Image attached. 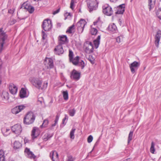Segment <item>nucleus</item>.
Wrapping results in <instances>:
<instances>
[{"mask_svg": "<svg viewBox=\"0 0 161 161\" xmlns=\"http://www.w3.org/2000/svg\"><path fill=\"white\" fill-rule=\"evenodd\" d=\"M29 81L32 85L35 88L42 90H45L47 87L48 82L45 81L42 84V80L41 77L38 76L36 75L30 77L29 78Z\"/></svg>", "mask_w": 161, "mask_h": 161, "instance_id": "obj_1", "label": "nucleus"}, {"mask_svg": "<svg viewBox=\"0 0 161 161\" xmlns=\"http://www.w3.org/2000/svg\"><path fill=\"white\" fill-rule=\"evenodd\" d=\"M35 119V117L33 112H28L24 118V123L26 125L31 124L33 123Z\"/></svg>", "mask_w": 161, "mask_h": 161, "instance_id": "obj_2", "label": "nucleus"}, {"mask_svg": "<svg viewBox=\"0 0 161 161\" xmlns=\"http://www.w3.org/2000/svg\"><path fill=\"white\" fill-rule=\"evenodd\" d=\"M44 64L46 67L42 69V70L44 71L42 73V75L44 74V72L47 73L49 69L53 68V60L52 59L50 58H46L44 61Z\"/></svg>", "mask_w": 161, "mask_h": 161, "instance_id": "obj_3", "label": "nucleus"}, {"mask_svg": "<svg viewBox=\"0 0 161 161\" xmlns=\"http://www.w3.org/2000/svg\"><path fill=\"white\" fill-rule=\"evenodd\" d=\"M98 5V3L96 0H89L87 2L88 10L90 13L96 10Z\"/></svg>", "mask_w": 161, "mask_h": 161, "instance_id": "obj_4", "label": "nucleus"}, {"mask_svg": "<svg viewBox=\"0 0 161 161\" xmlns=\"http://www.w3.org/2000/svg\"><path fill=\"white\" fill-rule=\"evenodd\" d=\"M7 38V36L3 31V29H0V53L3 50V45Z\"/></svg>", "mask_w": 161, "mask_h": 161, "instance_id": "obj_5", "label": "nucleus"}, {"mask_svg": "<svg viewBox=\"0 0 161 161\" xmlns=\"http://www.w3.org/2000/svg\"><path fill=\"white\" fill-rule=\"evenodd\" d=\"M86 23V21L83 19H81L80 21L77 23L76 25L79 33H81L83 32L84 27Z\"/></svg>", "mask_w": 161, "mask_h": 161, "instance_id": "obj_6", "label": "nucleus"}, {"mask_svg": "<svg viewBox=\"0 0 161 161\" xmlns=\"http://www.w3.org/2000/svg\"><path fill=\"white\" fill-rule=\"evenodd\" d=\"M79 57L77 56L74 58H73L71 60H70V61L75 65H78L81 67V69H83L84 67V63L83 60H79Z\"/></svg>", "mask_w": 161, "mask_h": 161, "instance_id": "obj_7", "label": "nucleus"}, {"mask_svg": "<svg viewBox=\"0 0 161 161\" xmlns=\"http://www.w3.org/2000/svg\"><path fill=\"white\" fill-rule=\"evenodd\" d=\"M52 22L50 19H45L43 21L42 27L45 31H49L52 27Z\"/></svg>", "mask_w": 161, "mask_h": 161, "instance_id": "obj_8", "label": "nucleus"}, {"mask_svg": "<svg viewBox=\"0 0 161 161\" xmlns=\"http://www.w3.org/2000/svg\"><path fill=\"white\" fill-rule=\"evenodd\" d=\"M103 12L108 16H111L113 13L111 7L108 4L104 5L103 6Z\"/></svg>", "mask_w": 161, "mask_h": 161, "instance_id": "obj_9", "label": "nucleus"}, {"mask_svg": "<svg viewBox=\"0 0 161 161\" xmlns=\"http://www.w3.org/2000/svg\"><path fill=\"white\" fill-rule=\"evenodd\" d=\"M93 46L91 42H87L85 43V50L86 53L90 54L93 53Z\"/></svg>", "mask_w": 161, "mask_h": 161, "instance_id": "obj_10", "label": "nucleus"}, {"mask_svg": "<svg viewBox=\"0 0 161 161\" xmlns=\"http://www.w3.org/2000/svg\"><path fill=\"white\" fill-rule=\"evenodd\" d=\"M140 62L135 61L129 65L130 71L132 74L135 73L140 66Z\"/></svg>", "mask_w": 161, "mask_h": 161, "instance_id": "obj_11", "label": "nucleus"}, {"mask_svg": "<svg viewBox=\"0 0 161 161\" xmlns=\"http://www.w3.org/2000/svg\"><path fill=\"white\" fill-rule=\"evenodd\" d=\"M80 73L75 69H73L70 74L71 78L75 81H77L80 78Z\"/></svg>", "mask_w": 161, "mask_h": 161, "instance_id": "obj_12", "label": "nucleus"}, {"mask_svg": "<svg viewBox=\"0 0 161 161\" xmlns=\"http://www.w3.org/2000/svg\"><path fill=\"white\" fill-rule=\"evenodd\" d=\"M12 132L15 134L19 135L21 132L22 129L20 125L16 124L11 127Z\"/></svg>", "mask_w": 161, "mask_h": 161, "instance_id": "obj_13", "label": "nucleus"}, {"mask_svg": "<svg viewBox=\"0 0 161 161\" xmlns=\"http://www.w3.org/2000/svg\"><path fill=\"white\" fill-rule=\"evenodd\" d=\"M24 153L25 156L28 158L34 159L36 158V157L33 153L27 147L25 148Z\"/></svg>", "mask_w": 161, "mask_h": 161, "instance_id": "obj_14", "label": "nucleus"}, {"mask_svg": "<svg viewBox=\"0 0 161 161\" xmlns=\"http://www.w3.org/2000/svg\"><path fill=\"white\" fill-rule=\"evenodd\" d=\"M21 8L27 10L30 13H32L34 11L35 9L33 7L30 5L26 3H24L21 6Z\"/></svg>", "mask_w": 161, "mask_h": 161, "instance_id": "obj_15", "label": "nucleus"}, {"mask_svg": "<svg viewBox=\"0 0 161 161\" xmlns=\"http://www.w3.org/2000/svg\"><path fill=\"white\" fill-rule=\"evenodd\" d=\"M161 37V31H157L155 36V44L157 47H159V42Z\"/></svg>", "mask_w": 161, "mask_h": 161, "instance_id": "obj_16", "label": "nucleus"}, {"mask_svg": "<svg viewBox=\"0 0 161 161\" xmlns=\"http://www.w3.org/2000/svg\"><path fill=\"white\" fill-rule=\"evenodd\" d=\"M54 51L55 53L58 55L62 54L64 52L62 45L60 44L55 47Z\"/></svg>", "mask_w": 161, "mask_h": 161, "instance_id": "obj_17", "label": "nucleus"}, {"mask_svg": "<svg viewBox=\"0 0 161 161\" xmlns=\"http://www.w3.org/2000/svg\"><path fill=\"white\" fill-rule=\"evenodd\" d=\"M25 108L24 105H19L14 107L12 110V113L17 114L23 110Z\"/></svg>", "mask_w": 161, "mask_h": 161, "instance_id": "obj_18", "label": "nucleus"}, {"mask_svg": "<svg viewBox=\"0 0 161 161\" xmlns=\"http://www.w3.org/2000/svg\"><path fill=\"white\" fill-rule=\"evenodd\" d=\"M40 131L38 128L36 127H33L32 131V138L34 139L37 137L40 134Z\"/></svg>", "mask_w": 161, "mask_h": 161, "instance_id": "obj_19", "label": "nucleus"}, {"mask_svg": "<svg viewBox=\"0 0 161 161\" xmlns=\"http://www.w3.org/2000/svg\"><path fill=\"white\" fill-rule=\"evenodd\" d=\"M9 89L11 93L13 95L15 94L17 92L18 88L14 84H10L9 86Z\"/></svg>", "mask_w": 161, "mask_h": 161, "instance_id": "obj_20", "label": "nucleus"}, {"mask_svg": "<svg viewBox=\"0 0 161 161\" xmlns=\"http://www.w3.org/2000/svg\"><path fill=\"white\" fill-rule=\"evenodd\" d=\"M50 156L53 161H58V155L56 151H54L51 152L50 153Z\"/></svg>", "mask_w": 161, "mask_h": 161, "instance_id": "obj_21", "label": "nucleus"}, {"mask_svg": "<svg viewBox=\"0 0 161 161\" xmlns=\"http://www.w3.org/2000/svg\"><path fill=\"white\" fill-rule=\"evenodd\" d=\"M108 29L109 31L113 33H116L118 31L116 25L114 23L109 24L108 28Z\"/></svg>", "mask_w": 161, "mask_h": 161, "instance_id": "obj_22", "label": "nucleus"}, {"mask_svg": "<svg viewBox=\"0 0 161 161\" xmlns=\"http://www.w3.org/2000/svg\"><path fill=\"white\" fill-rule=\"evenodd\" d=\"M116 9L117 11L115 12L116 14H123L125 11V6L124 4L120 5L117 7Z\"/></svg>", "mask_w": 161, "mask_h": 161, "instance_id": "obj_23", "label": "nucleus"}, {"mask_svg": "<svg viewBox=\"0 0 161 161\" xmlns=\"http://www.w3.org/2000/svg\"><path fill=\"white\" fill-rule=\"evenodd\" d=\"M28 95L26 93V90L25 88H21L19 93V97L21 98H23L27 97Z\"/></svg>", "mask_w": 161, "mask_h": 161, "instance_id": "obj_24", "label": "nucleus"}, {"mask_svg": "<svg viewBox=\"0 0 161 161\" xmlns=\"http://www.w3.org/2000/svg\"><path fill=\"white\" fill-rule=\"evenodd\" d=\"M59 44H63L67 41V38L66 36L61 35L58 37Z\"/></svg>", "mask_w": 161, "mask_h": 161, "instance_id": "obj_25", "label": "nucleus"}, {"mask_svg": "<svg viewBox=\"0 0 161 161\" xmlns=\"http://www.w3.org/2000/svg\"><path fill=\"white\" fill-rule=\"evenodd\" d=\"M2 97L3 101L4 103L7 102L9 98V94L6 91H3L2 92Z\"/></svg>", "mask_w": 161, "mask_h": 161, "instance_id": "obj_26", "label": "nucleus"}, {"mask_svg": "<svg viewBox=\"0 0 161 161\" xmlns=\"http://www.w3.org/2000/svg\"><path fill=\"white\" fill-rule=\"evenodd\" d=\"M2 132L4 136H7L10 134V130L9 129L4 127L2 128Z\"/></svg>", "mask_w": 161, "mask_h": 161, "instance_id": "obj_27", "label": "nucleus"}, {"mask_svg": "<svg viewBox=\"0 0 161 161\" xmlns=\"http://www.w3.org/2000/svg\"><path fill=\"white\" fill-rule=\"evenodd\" d=\"M13 146L14 149H18L21 147L22 144L20 142L16 141L14 142Z\"/></svg>", "mask_w": 161, "mask_h": 161, "instance_id": "obj_28", "label": "nucleus"}, {"mask_svg": "<svg viewBox=\"0 0 161 161\" xmlns=\"http://www.w3.org/2000/svg\"><path fill=\"white\" fill-rule=\"evenodd\" d=\"M100 36L98 35L96 39L94 40L93 41L94 44L95 46V48H97L100 44Z\"/></svg>", "mask_w": 161, "mask_h": 161, "instance_id": "obj_29", "label": "nucleus"}, {"mask_svg": "<svg viewBox=\"0 0 161 161\" xmlns=\"http://www.w3.org/2000/svg\"><path fill=\"white\" fill-rule=\"evenodd\" d=\"M155 2L156 0H148V6L150 10L154 7Z\"/></svg>", "mask_w": 161, "mask_h": 161, "instance_id": "obj_30", "label": "nucleus"}, {"mask_svg": "<svg viewBox=\"0 0 161 161\" xmlns=\"http://www.w3.org/2000/svg\"><path fill=\"white\" fill-rule=\"evenodd\" d=\"M75 32V26L74 25L69 27L66 31V32L68 33H73Z\"/></svg>", "mask_w": 161, "mask_h": 161, "instance_id": "obj_31", "label": "nucleus"}, {"mask_svg": "<svg viewBox=\"0 0 161 161\" xmlns=\"http://www.w3.org/2000/svg\"><path fill=\"white\" fill-rule=\"evenodd\" d=\"M52 134L50 135L48 133H46L43 136L42 138L44 141H46L53 136Z\"/></svg>", "mask_w": 161, "mask_h": 161, "instance_id": "obj_32", "label": "nucleus"}, {"mask_svg": "<svg viewBox=\"0 0 161 161\" xmlns=\"http://www.w3.org/2000/svg\"><path fill=\"white\" fill-rule=\"evenodd\" d=\"M155 144L154 142H151V147L150 148V152L152 154H154L155 152Z\"/></svg>", "mask_w": 161, "mask_h": 161, "instance_id": "obj_33", "label": "nucleus"}, {"mask_svg": "<svg viewBox=\"0 0 161 161\" xmlns=\"http://www.w3.org/2000/svg\"><path fill=\"white\" fill-rule=\"evenodd\" d=\"M0 161H5L4 153L3 150H0Z\"/></svg>", "mask_w": 161, "mask_h": 161, "instance_id": "obj_34", "label": "nucleus"}, {"mask_svg": "<svg viewBox=\"0 0 161 161\" xmlns=\"http://www.w3.org/2000/svg\"><path fill=\"white\" fill-rule=\"evenodd\" d=\"M157 17L160 20H161V8H159L156 12Z\"/></svg>", "mask_w": 161, "mask_h": 161, "instance_id": "obj_35", "label": "nucleus"}, {"mask_svg": "<svg viewBox=\"0 0 161 161\" xmlns=\"http://www.w3.org/2000/svg\"><path fill=\"white\" fill-rule=\"evenodd\" d=\"M123 36L122 35H120V36H118L116 39L117 42L118 43L121 42L123 41Z\"/></svg>", "mask_w": 161, "mask_h": 161, "instance_id": "obj_36", "label": "nucleus"}, {"mask_svg": "<svg viewBox=\"0 0 161 161\" xmlns=\"http://www.w3.org/2000/svg\"><path fill=\"white\" fill-rule=\"evenodd\" d=\"M49 123L48 120L47 119H44L42 125H41V127L42 128L46 127L47 125Z\"/></svg>", "mask_w": 161, "mask_h": 161, "instance_id": "obj_37", "label": "nucleus"}, {"mask_svg": "<svg viewBox=\"0 0 161 161\" xmlns=\"http://www.w3.org/2000/svg\"><path fill=\"white\" fill-rule=\"evenodd\" d=\"M97 31L96 29L92 28V27H91L90 32L92 35H96L97 33Z\"/></svg>", "mask_w": 161, "mask_h": 161, "instance_id": "obj_38", "label": "nucleus"}, {"mask_svg": "<svg viewBox=\"0 0 161 161\" xmlns=\"http://www.w3.org/2000/svg\"><path fill=\"white\" fill-rule=\"evenodd\" d=\"M63 97L65 100H67L68 99V94L67 91H63Z\"/></svg>", "mask_w": 161, "mask_h": 161, "instance_id": "obj_39", "label": "nucleus"}, {"mask_svg": "<svg viewBox=\"0 0 161 161\" xmlns=\"http://www.w3.org/2000/svg\"><path fill=\"white\" fill-rule=\"evenodd\" d=\"M75 129H73L71 130V131L70 133V138L73 139L75 138V136H74V133L75 131Z\"/></svg>", "mask_w": 161, "mask_h": 161, "instance_id": "obj_40", "label": "nucleus"}, {"mask_svg": "<svg viewBox=\"0 0 161 161\" xmlns=\"http://www.w3.org/2000/svg\"><path fill=\"white\" fill-rule=\"evenodd\" d=\"M75 109H73L69 110V114L71 116H73L75 114Z\"/></svg>", "mask_w": 161, "mask_h": 161, "instance_id": "obj_41", "label": "nucleus"}, {"mask_svg": "<svg viewBox=\"0 0 161 161\" xmlns=\"http://www.w3.org/2000/svg\"><path fill=\"white\" fill-rule=\"evenodd\" d=\"M133 132L132 131H130L129 133V136H128V143H129L130 141L132 140L133 136Z\"/></svg>", "mask_w": 161, "mask_h": 161, "instance_id": "obj_42", "label": "nucleus"}, {"mask_svg": "<svg viewBox=\"0 0 161 161\" xmlns=\"http://www.w3.org/2000/svg\"><path fill=\"white\" fill-rule=\"evenodd\" d=\"M76 3L74 0H71L70 4V8L73 10L75 7V3Z\"/></svg>", "mask_w": 161, "mask_h": 161, "instance_id": "obj_43", "label": "nucleus"}, {"mask_svg": "<svg viewBox=\"0 0 161 161\" xmlns=\"http://www.w3.org/2000/svg\"><path fill=\"white\" fill-rule=\"evenodd\" d=\"M69 60H71L73 58L74 54L72 51L70 49L69 50Z\"/></svg>", "mask_w": 161, "mask_h": 161, "instance_id": "obj_44", "label": "nucleus"}, {"mask_svg": "<svg viewBox=\"0 0 161 161\" xmlns=\"http://www.w3.org/2000/svg\"><path fill=\"white\" fill-rule=\"evenodd\" d=\"M42 39L43 40H46L47 37V34L43 31L42 32Z\"/></svg>", "mask_w": 161, "mask_h": 161, "instance_id": "obj_45", "label": "nucleus"}, {"mask_svg": "<svg viewBox=\"0 0 161 161\" xmlns=\"http://www.w3.org/2000/svg\"><path fill=\"white\" fill-rule=\"evenodd\" d=\"M75 159L71 155H68L66 160V161H74Z\"/></svg>", "mask_w": 161, "mask_h": 161, "instance_id": "obj_46", "label": "nucleus"}, {"mask_svg": "<svg viewBox=\"0 0 161 161\" xmlns=\"http://www.w3.org/2000/svg\"><path fill=\"white\" fill-rule=\"evenodd\" d=\"M68 116H67L66 115H65V117L62 120V124L64 125L66 123V122H65V121L66 120L68 119Z\"/></svg>", "mask_w": 161, "mask_h": 161, "instance_id": "obj_47", "label": "nucleus"}, {"mask_svg": "<svg viewBox=\"0 0 161 161\" xmlns=\"http://www.w3.org/2000/svg\"><path fill=\"white\" fill-rule=\"evenodd\" d=\"M93 137L92 136H89L87 138V142L88 143L91 142L93 140Z\"/></svg>", "mask_w": 161, "mask_h": 161, "instance_id": "obj_48", "label": "nucleus"}, {"mask_svg": "<svg viewBox=\"0 0 161 161\" xmlns=\"http://www.w3.org/2000/svg\"><path fill=\"white\" fill-rule=\"evenodd\" d=\"M64 16L65 17L67 16V17H66V18L65 19H66L67 18H70L71 14L70 13H66L64 14Z\"/></svg>", "mask_w": 161, "mask_h": 161, "instance_id": "obj_49", "label": "nucleus"}, {"mask_svg": "<svg viewBox=\"0 0 161 161\" xmlns=\"http://www.w3.org/2000/svg\"><path fill=\"white\" fill-rule=\"evenodd\" d=\"M16 22V20L14 19H13L11 21H10L9 22V25H12L14 24Z\"/></svg>", "mask_w": 161, "mask_h": 161, "instance_id": "obj_50", "label": "nucleus"}, {"mask_svg": "<svg viewBox=\"0 0 161 161\" xmlns=\"http://www.w3.org/2000/svg\"><path fill=\"white\" fill-rule=\"evenodd\" d=\"M59 118V116L58 115H56V119L54 120V122L57 124L58 120Z\"/></svg>", "mask_w": 161, "mask_h": 161, "instance_id": "obj_51", "label": "nucleus"}, {"mask_svg": "<svg viewBox=\"0 0 161 161\" xmlns=\"http://www.w3.org/2000/svg\"><path fill=\"white\" fill-rule=\"evenodd\" d=\"M60 9H58L55 11H54L53 12V14L55 15L57 13H58Z\"/></svg>", "mask_w": 161, "mask_h": 161, "instance_id": "obj_52", "label": "nucleus"}, {"mask_svg": "<svg viewBox=\"0 0 161 161\" xmlns=\"http://www.w3.org/2000/svg\"><path fill=\"white\" fill-rule=\"evenodd\" d=\"M100 19V18L99 17V18H98L97 20L94 22V25H96L97 24V23H98L99 22Z\"/></svg>", "mask_w": 161, "mask_h": 161, "instance_id": "obj_53", "label": "nucleus"}, {"mask_svg": "<svg viewBox=\"0 0 161 161\" xmlns=\"http://www.w3.org/2000/svg\"><path fill=\"white\" fill-rule=\"evenodd\" d=\"M119 24L121 25L122 24V20L120 19H119Z\"/></svg>", "mask_w": 161, "mask_h": 161, "instance_id": "obj_54", "label": "nucleus"}, {"mask_svg": "<svg viewBox=\"0 0 161 161\" xmlns=\"http://www.w3.org/2000/svg\"><path fill=\"white\" fill-rule=\"evenodd\" d=\"M90 61L91 62V63L92 64H94V61L93 60H91V59H90Z\"/></svg>", "mask_w": 161, "mask_h": 161, "instance_id": "obj_55", "label": "nucleus"}, {"mask_svg": "<svg viewBox=\"0 0 161 161\" xmlns=\"http://www.w3.org/2000/svg\"><path fill=\"white\" fill-rule=\"evenodd\" d=\"M25 143L28 142V140L26 138H25Z\"/></svg>", "mask_w": 161, "mask_h": 161, "instance_id": "obj_56", "label": "nucleus"}, {"mask_svg": "<svg viewBox=\"0 0 161 161\" xmlns=\"http://www.w3.org/2000/svg\"><path fill=\"white\" fill-rule=\"evenodd\" d=\"M57 124L56 123H54L52 125V127H53V126H55Z\"/></svg>", "mask_w": 161, "mask_h": 161, "instance_id": "obj_57", "label": "nucleus"}, {"mask_svg": "<svg viewBox=\"0 0 161 161\" xmlns=\"http://www.w3.org/2000/svg\"><path fill=\"white\" fill-rule=\"evenodd\" d=\"M117 0H110V1L112 2H115Z\"/></svg>", "mask_w": 161, "mask_h": 161, "instance_id": "obj_58", "label": "nucleus"}, {"mask_svg": "<svg viewBox=\"0 0 161 161\" xmlns=\"http://www.w3.org/2000/svg\"><path fill=\"white\" fill-rule=\"evenodd\" d=\"M8 12L9 13H12V10H8Z\"/></svg>", "mask_w": 161, "mask_h": 161, "instance_id": "obj_59", "label": "nucleus"}, {"mask_svg": "<svg viewBox=\"0 0 161 161\" xmlns=\"http://www.w3.org/2000/svg\"><path fill=\"white\" fill-rule=\"evenodd\" d=\"M39 0H33L34 1H38Z\"/></svg>", "mask_w": 161, "mask_h": 161, "instance_id": "obj_60", "label": "nucleus"}, {"mask_svg": "<svg viewBox=\"0 0 161 161\" xmlns=\"http://www.w3.org/2000/svg\"><path fill=\"white\" fill-rule=\"evenodd\" d=\"M93 150V149H92V151Z\"/></svg>", "mask_w": 161, "mask_h": 161, "instance_id": "obj_61", "label": "nucleus"}, {"mask_svg": "<svg viewBox=\"0 0 161 161\" xmlns=\"http://www.w3.org/2000/svg\"><path fill=\"white\" fill-rule=\"evenodd\" d=\"M93 150V149H92V151Z\"/></svg>", "mask_w": 161, "mask_h": 161, "instance_id": "obj_62", "label": "nucleus"}, {"mask_svg": "<svg viewBox=\"0 0 161 161\" xmlns=\"http://www.w3.org/2000/svg\"><path fill=\"white\" fill-rule=\"evenodd\" d=\"M93 150V149H92V151Z\"/></svg>", "mask_w": 161, "mask_h": 161, "instance_id": "obj_63", "label": "nucleus"}, {"mask_svg": "<svg viewBox=\"0 0 161 161\" xmlns=\"http://www.w3.org/2000/svg\"><path fill=\"white\" fill-rule=\"evenodd\" d=\"M160 1H161V0H160Z\"/></svg>", "mask_w": 161, "mask_h": 161, "instance_id": "obj_64", "label": "nucleus"}]
</instances>
